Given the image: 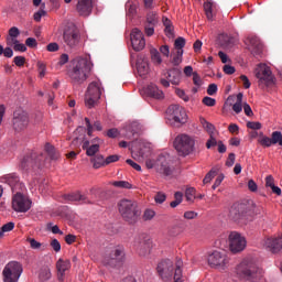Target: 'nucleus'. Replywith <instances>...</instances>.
<instances>
[{"instance_id":"7","label":"nucleus","mask_w":282,"mask_h":282,"mask_svg":"<svg viewBox=\"0 0 282 282\" xmlns=\"http://www.w3.org/2000/svg\"><path fill=\"white\" fill-rule=\"evenodd\" d=\"M174 149L178 155L186 158L191 155L195 149V140L187 134H178L174 140Z\"/></svg>"},{"instance_id":"24","label":"nucleus","mask_w":282,"mask_h":282,"mask_svg":"<svg viewBox=\"0 0 282 282\" xmlns=\"http://www.w3.org/2000/svg\"><path fill=\"white\" fill-rule=\"evenodd\" d=\"M0 182L2 184H8L10 186L11 191H21L23 188V183L19 181V176L15 174H8L0 178Z\"/></svg>"},{"instance_id":"17","label":"nucleus","mask_w":282,"mask_h":282,"mask_svg":"<svg viewBox=\"0 0 282 282\" xmlns=\"http://www.w3.org/2000/svg\"><path fill=\"white\" fill-rule=\"evenodd\" d=\"M246 237L241 236V234L237 231H231L229 234V249L231 250V252H241L246 250Z\"/></svg>"},{"instance_id":"3","label":"nucleus","mask_w":282,"mask_h":282,"mask_svg":"<svg viewBox=\"0 0 282 282\" xmlns=\"http://www.w3.org/2000/svg\"><path fill=\"white\" fill-rule=\"evenodd\" d=\"M237 274L246 281L257 282L263 276V271L252 261L243 260L237 268Z\"/></svg>"},{"instance_id":"11","label":"nucleus","mask_w":282,"mask_h":282,"mask_svg":"<svg viewBox=\"0 0 282 282\" xmlns=\"http://www.w3.org/2000/svg\"><path fill=\"white\" fill-rule=\"evenodd\" d=\"M154 167L158 173L164 175V177H171L173 175V171H175L173 160H171V155L169 154L159 155L154 163Z\"/></svg>"},{"instance_id":"61","label":"nucleus","mask_w":282,"mask_h":282,"mask_svg":"<svg viewBox=\"0 0 282 282\" xmlns=\"http://www.w3.org/2000/svg\"><path fill=\"white\" fill-rule=\"evenodd\" d=\"M19 34H21V31H19V28L13 26L9 30V37H19Z\"/></svg>"},{"instance_id":"57","label":"nucleus","mask_w":282,"mask_h":282,"mask_svg":"<svg viewBox=\"0 0 282 282\" xmlns=\"http://www.w3.org/2000/svg\"><path fill=\"white\" fill-rule=\"evenodd\" d=\"M175 93L178 96V98H182V100H184V102H188L189 98L183 89L177 88Z\"/></svg>"},{"instance_id":"59","label":"nucleus","mask_w":282,"mask_h":282,"mask_svg":"<svg viewBox=\"0 0 282 282\" xmlns=\"http://www.w3.org/2000/svg\"><path fill=\"white\" fill-rule=\"evenodd\" d=\"M2 231L4 232H12V230H14V223L13 221H10V223H7L4 224L2 227H1Z\"/></svg>"},{"instance_id":"58","label":"nucleus","mask_w":282,"mask_h":282,"mask_svg":"<svg viewBox=\"0 0 282 282\" xmlns=\"http://www.w3.org/2000/svg\"><path fill=\"white\" fill-rule=\"evenodd\" d=\"M51 248L54 250V252H61V242L58 239H53L51 241Z\"/></svg>"},{"instance_id":"10","label":"nucleus","mask_w":282,"mask_h":282,"mask_svg":"<svg viewBox=\"0 0 282 282\" xmlns=\"http://www.w3.org/2000/svg\"><path fill=\"white\" fill-rule=\"evenodd\" d=\"M256 78H258V85L262 89L264 87H272L274 85V75L272 70L265 64H259L254 70Z\"/></svg>"},{"instance_id":"51","label":"nucleus","mask_w":282,"mask_h":282,"mask_svg":"<svg viewBox=\"0 0 282 282\" xmlns=\"http://www.w3.org/2000/svg\"><path fill=\"white\" fill-rule=\"evenodd\" d=\"M154 200L156 202V204H164V202H166V194L162 192L156 193V195L154 196Z\"/></svg>"},{"instance_id":"46","label":"nucleus","mask_w":282,"mask_h":282,"mask_svg":"<svg viewBox=\"0 0 282 282\" xmlns=\"http://www.w3.org/2000/svg\"><path fill=\"white\" fill-rule=\"evenodd\" d=\"M273 144H279V147H282V132L281 131H273Z\"/></svg>"},{"instance_id":"55","label":"nucleus","mask_w":282,"mask_h":282,"mask_svg":"<svg viewBox=\"0 0 282 282\" xmlns=\"http://www.w3.org/2000/svg\"><path fill=\"white\" fill-rule=\"evenodd\" d=\"M13 63H14V65H17V67H23V65H25V57H23V56H15L13 58Z\"/></svg>"},{"instance_id":"64","label":"nucleus","mask_w":282,"mask_h":282,"mask_svg":"<svg viewBox=\"0 0 282 282\" xmlns=\"http://www.w3.org/2000/svg\"><path fill=\"white\" fill-rule=\"evenodd\" d=\"M207 94L208 96H215V94H217V85L210 84L207 88Z\"/></svg>"},{"instance_id":"12","label":"nucleus","mask_w":282,"mask_h":282,"mask_svg":"<svg viewBox=\"0 0 282 282\" xmlns=\"http://www.w3.org/2000/svg\"><path fill=\"white\" fill-rule=\"evenodd\" d=\"M167 116L169 120H172V124H174V127H182V124H186V110H184L180 105H171L167 108Z\"/></svg>"},{"instance_id":"40","label":"nucleus","mask_w":282,"mask_h":282,"mask_svg":"<svg viewBox=\"0 0 282 282\" xmlns=\"http://www.w3.org/2000/svg\"><path fill=\"white\" fill-rule=\"evenodd\" d=\"M200 122L209 135H215V126L213 123L206 121V119H200Z\"/></svg>"},{"instance_id":"19","label":"nucleus","mask_w":282,"mask_h":282,"mask_svg":"<svg viewBox=\"0 0 282 282\" xmlns=\"http://www.w3.org/2000/svg\"><path fill=\"white\" fill-rule=\"evenodd\" d=\"M173 270H175V268L173 267V261L171 260H163L156 267V271L163 281H167V279L173 276Z\"/></svg>"},{"instance_id":"53","label":"nucleus","mask_w":282,"mask_h":282,"mask_svg":"<svg viewBox=\"0 0 282 282\" xmlns=\"http://www.w3.org/2000/svg\"><path fill=\"white\" fill-rule=\"evenodd\" d=\"M120 160V155L112 154L106 158V166H109V164H113V162H118Z\"/></svg>"},{"instance_id":"43","label":"nucleus","mask_w":282,"mask_h":282,"mask_svg":"<svg viewBox=\"0 0 282 282\" xmlns=\"http://www.w3.org/2000/svg\"><path fill=\"white\" fill-rule=\"evenodd\" d=\"M182 56H184V50H178L176 51L173 59H172V64L177 66L182 63Z\"/></svg>"},{"instance_id":"42","label":"nucleus","mask_w":282,"mask_h":282,"mask_svg":"<svg viewBox=\"0 0 282 282\" xmlns=\"http://www.w3.org/2000/svg\"><path fill=\"white\" fill-rule=\"evenodd\" d=\"M112 186H115L116 188H133V186L131 185V183L127 182V181H115L112 182Z\"/></svg>"},{"instance_id":"45","label":"nucleus","mask_w":282,"mask_h":282,"mask_svg":"<svg viewBox=\"0 0 282 282\" xmlns=\"http://www.w3.org/2000/svg\"><path fill=\"white\" fill-rule=\"evenodd\" d=\"M28 243H30V247L32 248V250H41L42 248V243L36 241V239L34 238H28L26 239Z\"/></svg>"},{"instance_id":"6","label":"nucleus","mask_w":282,"mask_h":282,"mask_svg":"<svg viewBox=\"0 0 282 282\" xmlns=\"http://www.w3.org/2000/svg\"><path fill=\"white\" fill-rule=\"evenodd\" d=\"M102 84L97 82H91L88 85L87 91L85 94V105L88 109H94L98 105V100H100V96H102Z\"/></svg>"},{"instance_id":"29","label":"nucleus","mask_w":282,"mask_h":282,"mask_svg":"<svg viewBox=\"0 0 282 282\" xmlns=\"http://www.w3.org/2000/svg\"><path fill=\"white\" fill-rule=\"evenodd\" d=\"M144 91L147 96L155 100H162L164 98V91L160 90L156 85L150 84Z\"/></svg>"},{"instance_id":"18","label":"nucleus","mask_w":282,"mask_h":282,"mask_svg":"<svg viewBox=\"0 0 282 282\" xmlns=\"http://www.w3.org/2000/svg\"><path fill=\"white\" fill-rule=\"evenodd\" d=\"M131 45L134 52H142L147 45V41L144 40V34L140 29H133L130 34Z\"/></svg>"},{"instance_id":"22","label":"nucleus","mask_w":282,"mask_h":282,"mask_svg":"<svg viewBox=\"0 0 282 282\" xmlns=\"http://www.w3.org/2000/svg\"><path fill=\"white\" fill-rule=\"evenodd\" d=\"M64 200L70 204H94L85 194L80 192H73L64 195Z\"/></svg>"},{"instance_id":"62","label":"nucleus","mask_w":282,"mask_h":282,"mask_svg":"<svg viewBox=\"0 0 282 282\" xmlns=\"http://www.w3.org/2000/svg\"><path fill=\"white\" fill-rule=\"evenodd\" d=\"M46 50H47V52H58V50H59L58 43L52 42V43L47 44Z\"/></svg>"},{"instance_id":"56","label":"nucleus","mask_w":282,"mask_h":282,"mask_svg":"<svg viewBox=\"0 0 282 282\" xmlns=\"http://www.w3.org/2000/svg\"><path fill=\"white\" fill-rule=\"evenodd\" d=\"M248 129H252L253 131H259L261 129V122H256V121H249L247 122Z\"/></svg>"},{"instance_id":"32","label":"nucleus","mask_w":282,"mask_h":282,"mask_svg":"<svg viewBox=\"0 0 282 282\" xmlns=\"http://www.w3.org/2000/svg\"><path fill=\"white\" fill-rule=\"evenodd\" d=\"M135 144H138V141L132 142V145L130 148L131 155L133 160H137V162H142V160H144V152L142 151V149L138 150L135 148Z\"/></svg>"},{"instance_id":"39","label":"nucleus","mask_w":282,"mask_h":282,"mask_svg":"<svg viewBox=\"0 0 282 282\" xmlns=\"http://www.w3.org/2000/svg\"><path fill=\"white\" fill-rule=\"evenodd\" d=\"M184 199V194L182 192H176L174 194V200L170 203L171 208H177Z\"/></svg>"},{"instance_id":"30","label":"nucleus","mask_w":282,"mask_h":282,"mask_svg":"<svg viewBox=\"0 0 282 282\" xmlns=\"http://www.w3.org/2000/svg\"><path fill=\"white\" fill-rule=\"evenodd\" d=\"M166 78L170 79L172 85H180V80H182V70L180 68H172L167 72Z\"/></svg>"},{"instance_id":"25","label":"nucleus","mask_w":282,"mask_h":282,"mask_svg":"<svg viewBox=\"0 0 282 282\" xmlns=\"http://www.w3.org/2000/svg\"><path fill=\"white\" fill-rule=\"evenodd\" d=\"M247 43H249V50L253 56H261V53L263 52V44L259 37L249 36L247 39Z\"/></svg>"},{"instance_id":"1","label":"nucleus","mask_w":282,"mask_h":282,"mask_svg":"<svg viewBox=\"0 0 282 282\" xmlns=\"http://www.w3.org/2000/svg\"><path fill=\"white\" fill-rule=\"evenodd\" d=\"M91 72V62L87 58H80L74 65L73 69L69 72V78L73 85H83L89 73Z\"/></svg>"},{"instance_id":"28","label":"nucleus","mask_w":282,"mask_h":282,"mask_svg":"<svg viewBox=\"0 0 282 282\" xmlns=\"http://www.w3.org/2000/svg\"><path fill=\"white\" fill-rule=\"evenodd\" d=\"M72 268V262L69 260L59 259L56 262L57 276L59 281H63L65 273Z\"/></svg>"},{"instance_id":"36","label":"nucleus","mask_w":282,"mask_h":282,"mask_svg":"<svg viewBox=\"0 0 282 282\" xmlns=\"http://www.w3.org/2000/svg\"><path fill=\"white\" fill-rule=\"evenodd\" d=\"M219 173V166L213 167L204 177L203 183L204 184H210L215 176Z\"/></svg>"},{"instance_id":"38","label":"nucleus","mask_w":282,"mask_h":282,"mask_svg":"<svg viewBox=\"0 0 282 282\" xmlns=\"http://www.w3.org/2000/svg\"><path fill=\"white\" fill-rule=\"evenodd\" d=\"M151 54V61L154 63V65H162V57L160 56V51L156 48H152L150 51Z\"/></svg>"},{"instance_id":"4","label":"nucleus","mask_w":282,"mask_h":282,"mask_svg":"<svg viewBox=\"0 0 282 282\" xmlns=\"http://www.w3.org/2000/svg\"><path fill=\"white\" fill-rule=\"evenodd\" d=\"M45 154L42 152H31L26 154L20 162L22 171H39L45 166Z\"/></svg>"},{"instance_id":"20","label":"nucleus","mask_w":282,"mask_h":282,"mask_svg":"<svg viewBox=\"0 0 282 282\" xmlns=\"http://www.w3.org/2000/svg\"><path fill=\"white\" fill-rule=\"evenodd\" d=\"M207 261L212 268H219L228 263V258H226V251L216 250L208 256Z\"/></svg>"},{"instance_id":"31","label":"nucleus","mask_w":282,"mask_h":282,"mask_svg":"<svg viewBox=\"0 0 282 282\" xmlns=\"http://www.w3.org/2000/svg\"><path fill=\"white\" fill-rule=\"evenodd\" d=\"M216 9H217V4L213 1H206L204 3V11L208 21H213V17H215Z\"/></svg>"},{"instance_id":"14","label":"nucleus","mask_w":282,"mask_h":282,"mask_svg":"<svg viewBox=\"0 0 282 282\" xmlns=\"http://www.w3.org/2000/svg\"><path fill=\"white\" fill-rule=\"evenodd\" d=\"M12 208L15 213H28L32 208V200L21 192H17L12 197Z\"/></svg>"},{"instance_id":"26","label":"nucleus","mask_w":282,"mask_h":282,"mask_svg":"<svg viewBox=\"0 0 282 282\" xmlns=\"http://www.w3.org/2000/svg\"><path fill=\"white\" fill-rule=\"evenodd\" d=\"M95 142L97 143L90 144L89 140H86L82 144V148L86 151V155H88V158H94V155L100 151V139H95Z\"/></svg>"},{"instance_id":"54","label":"nucleus","mask_w":282,"mask_h":282,"mask_svg":"<svg viewBox=\"0 0 282 282\" xmlns=\"http://www.w3.org/2000/svg\"><path fill=\"white\" fill-rule=\"evenodd\" d=\"M69 63V55L62 54L59 61L57 62V67H63V65Z\"/></svg>"},{"instance_id":"34","label":"nucleus","mask_w":282,"mask_h":282,"mask_svg":"<svg viewBox=\"0 0 282 282\" xmlns=\"http://www.w3.org/2000/svg\"><path fill=\"white\" fill-rule=\"evenodd\" d=\"M44 151L45 153H47L48 158H51V160H58L61 158V154L58 153V151H56V148H54V145L46 143L44 145Z\"/></svg>"},{"instance_id":"21","label":"nucleus","mask_w":282,"mask_h":282,"mask_svg":"<svg viewBox=\"0 0 282 282\" xmlns=\"http://www.w3.org/2000/svg\"><path fill=\"white\" fill-rule=\"evenodd\" d=\"M156 25H158V13L155 11H150L147 14V21L144 24V32L147 36H153V34H155Z\"/></svg>"},{"instance_id":"16","label":"nucleus","mask_w":282,"mask_h":282,"mask_svg":"<svg viewBox=\"0 0 282 282\" xmlns=\"http://www.w3.org/2000/svg\"><path fill=\"white\" fill-rule=\"evenodd\" d=\"M134 248L140 257H148V254H151L153 241H151V239L144 235L139 236L134 240Z\"/></svg>"},{"instance_id":"44","label":"nucleus","mask_w":282,"mask_h":282,"mask_svg":"<svg viewBox=\"0 0 282 282\" xmlns=\"http://www.w3.org/2000/svg\"><path fill=\"white\" fill-rule=\"evenodd\" d=\"M185 45H186V40L184 37H177L174 42L176 52H178V50H184Z\"/></svg>"},{"instance_id":"60","label":"nucleus","mask_w":282,"mask_h":282,"mask_svg":"<svg viewBox=\"0 0 282 282\" xmlns=\"http://www.w3.org/2000/svg\"><path fill=\"white\" fill-rule=\"evenodd\" d=\"M37 69H39L40 78H44L45 77V72H46L45 64L39 62L37 63Z\"/></svg>"},{"instance_id":"5","label":"nucleus","mask_w":282,"mask_h":282,"mask_svg":"<svg viewBox=\"0 0 282 282\" xmlns=\"http://www.w3.org/2000/svg\"><path fill=\"white\" fill-rule=\"evenodd\" d=\"M124 262V247L115 246L107 248L104 256L105 265H109L110 268H118V265H122Z\"/></svg>"},{"instance_id":"8","label":"nucleus","mask_w":282,"mask_h":282,"mask_svg":"<svg viewBox=\"0 0 282 282\" xmlns=\"http://www.w3.org/2000/svg\"><path fill=\"white\" fill-rule=\"evenodd\" d=\"M63 42L70 50H74V47H78V43H80V31H78L76 24L69 23L64 28Z\"/></svg>"},{"instance_id":"50","label":"nucleus","mask_w":282,"mask_h":282,"mask_svg":"<svg viewBox=\"0 0 282 282\" xmlns=\"http://www.w3.org/2000/svg\"><path fill=\"white\" fill-rule=\"evenodd\" d=\"M203 105H206V107H215V105H217V100L213 97H204Z\"/></svg>"},{"instance_id":"37","label":"nucleus","mask_w":282,"mask_h":282,"mask_svg":"<svg viewBox=\"0 0 282 282\" xmlns=\"http://www.w3.org/2000/svg\"><path fill=\"white\" fill-rule=\"evenodd\" d=\"M40 279L41 281H50L52 279V271L50 270V267H43L40 270Z\"/></svg>"},{"instance_id":"41","label":"nucleus","mask_w":282,"mask_h":282,"mask_svg":"<svg viewBox=\"0 0 282 282\" xmlns=\"http://www.w3.org/2000/svg\"><path fill=\"white\" fill-rule=\"evenodd\" d=\"M137 69L140 76H147V73L149 72V64H147V62L138 63Z\"/></svg>"},{"instance_id":"27","label":"nucleus","mask_w":282,"mask_h":282,"mask_svg":"<svg viewBox=\"0 0 282 282\" xmlns=\"http://www.w3.org/2000/svg\"><path fill=\"white\" fill-rule=\"evenodd\" d=\"M263 246L270 252L276 253L282 249V238H267Z\"/></svg>"},{"instance_id":"48","label":"nucleus","mask_w":282,"mask_h":282,"mask_svg":"<svg viewBox=\"0 0 282 282\" xmlns=\"http://www.w3.org/2000/svg\"><path fill=\"white\" fill-rule=\"evenodd\" d=\"M217 144H219V142H217L215 134H209V139L206 142L207 149H213V147H217Z\"/></svg>"},{"instance_id":"33","label":"nucleus","mask_w":282,"mask_h":282,"mask_svg":"<svg viewBox=\"0 0 282 282\" xmlns=\"http://www.w3.org/2000/svg\"><path fill=\"white\" fill-rule=\"evenodd\" d=\"M90 162L94 169H102V166H107V161L102 154H97L90 159Z\"/></svg>"},{"instance_id":"63","label":"nucleus","mask_w":282,"mask_h":282,"mask_svg":"<svg viewBox=\"0 0 282 282\" xmlns=\"http://www.w3.org/2000/svg\"><path fill=\"white\" fill-rule=\"evenodd\" d=\"M107 135L108 138H118V135H120V131H118L116 128H112L107 131Z\"/></svg>"},{"instance_id":"35","label":"nucleus","mask_w":282,"mask_h":282,"mask_svg":"<svg viewBox=\"0 0 282 282\" xmlns=\"http://www.w3.org/2000/svg\"><path fill=\"white\" fill-rule=\"evenodd\" d=\"M258 142L261 147H264V149H268V148L274 145L272 133H271V138L263 135V133H261L258 139Z\"/></svg>"},{"instance_id":"15","label":"nucleus","mask_w":282,"mask_h":282,"mask_svg":"<svg viewBox=\"0 0 282 282\" xmlns=\"http://www.w3.org/2000/svg\"><path fill=\"white\" fill-rule=\"evenodd\" d=\"M28 124H30V117L28 116V112L23 110H17L13 112L12 127L17 133L25 131V129H28Z\"/></svg>"},{"instance_id":"47","label":"nucleus","mask_w":282,"mask_h":282,"mask_svg":"<svg viewBox=\"0 0 282 282\" xmlns=\"http://www.w3.org/2000/svg\"><path fill=\"white\" fill-rule=\"evenodd\" d=\"M155 217V210L153 209H145L143 213V219L144 221H151Z\"/></svg>"},{"instance_id":"9","label":"nucleus","mask_w":282,"mask_h":282,"mask_svg":"<svg viewBox=\"0 0 282 282\" xmlns=\"http://www.w3.org/2000/svg\"><path fill=\"white\" fill-rule=\"evenodd\" d=\"M22 274L23 265L20 262L10 261L2 271L3 282H19Z\"/></svg>"},{"instance_id":"2","label":"nucleus","mask_w":282,"mask_h":282,"mask_svg":"<svg viewBox=\"0 0 282 282\" xmlns=\"http://www.w3.org/2000/svg\"><path fill=\"white\" fill-rule=\"evenodd\" d=\"M118 210L122 219L128 224H135L140 217V209L138 203L131 199H121L118 203Z\"/></svg>"},{"instance_id":"13","label":"nucleus","mask_w":282,"mask_h":282,"mask_svg":"<svg viewBox=\"0 0 282 282\" xmlns=\"http://www.w3.org/2000/svg\"><path fill=\"white\" fill-rule=\"evenodd\" d=\"M249 215L250 210L246 204L236 203L229 210V217L232 219V221H241L242 224H246V221H248Z\"/></svg>"},{"instance_id":"49","label":"nucleus","mask_w":282,"mask_h":282,"mask_svg":"<svg viewBox=\"0 0 282 282\" xmlns=\"http://www.w3.org/2000/svg\"><path fill=\"white\" fill-rule=\"evenodd\" d=\"M185 197L187 202H193L195 199V188L189 187L185 191Z\"/></svg>"},{"instance_id":"52","label":"nucleus","mask_w":282,"mask_h":282,"mask_svg":"<svg viewBox=\"0 0 282 282\" xmlns=\"http://www.w3.org/2000/svg\"><path fill=\"white\" fill-rule=\"evenodd\" d=\"M181 265H182V262L178 261L176 263V268H175V271H174V279L180 280V281H182V268H181Z\"/></svg>"},{"instance_id":"23","label":"nucleus","mask_w":282,"mask_h":282,"mask_svg":"<svg viewBox=\"0 0 282 282\" xmlns=\"http://www.w3.org/2000/svg\"><path fill=\"white\" fill-rule=\"evenodd\" d=\"M94 10V0H78L76 4V11L79 17H89Z\"/></svg>"}]
</instances>
